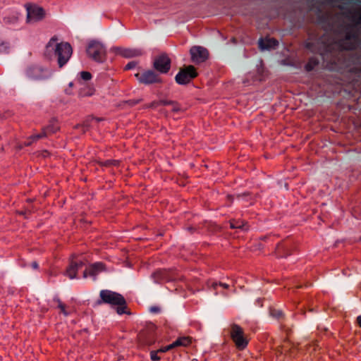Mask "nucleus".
Returning <instances> with one entry per match:
<instances>
[{
    "label": "nucleus",
    "mask_w": 361,
    "mask_h": 361,
    "mask_svg": "<svg viewBox=\"0 0 361 361\" xmlns=\"http://www.w3.org/2000/svg\"><path fill=\"white\" fill-rule=\"evenodd\" d=\"M258 44L261 50H269L276 49L279 45V42L274 38H260Z\"/></svg>",
    "instance_id": "15"
},
{
    "label": "nucleus",
    "mask_w": 361,
    "mask_h": 361,
    "mask_svg": "<svg viewBox=\"0 0 361 361\" xmlns=\"http://www.w3.org/2000/svg\"><path fill=\"white\" fill-rule=\"evenodd\" d=\"M58 41L56 36L52 37L46 45L45 54L49 51L50 48L54 49V56L56 58L59 68H63L71 59L73 54V49L70 43L61 42L56 43Z\"/></svg>",
    "instance_id": "1"
},
{
    "label": "nucleus",
    "mask_w": 361,
    "mask_h": 361,
    "mask_svg": "<svg viewBox=\"0 0 361 361\" xmlns=\"http://www.w3.org/2000/svg\"><path fill=\"white\" fill-rule=\"evenodd\" d=\"M120 164L119 160L116 159H108L104 161H100L99 164L102 166L109 167V166H118Z\"/></svg>",
    "instance_id": "25"
},
{
    "label": "nucleus",
    "mask_w": 361,
    "mask_h": 361,
    "mask_svg": "<svg viewBox=\"0 0 361 361\" xmlns=\"http://www.w3.org/2000/svg\"><path fill=\"white\" fill-rule=\"evenodd\" d=\"M99 297L100 300H98V304L105 303L112 307H116L117 314L120 315L130 314V312L126 310V300L121 294L109 290H102L100 291Z\"/></svg>",
    "instance_id": "2"
},
{
    "label": "nucleus",
    "mask_w": 361,
    "mask_h": 361,
    "mask_svg": "<svg viewBox=\"0 0 361 361\" xmlns=\"http://www.w3.org/2000/svg\"><path fill=\"white\" fill-rule=\"evenodd\" d=\"M8 50H9L8 43L0 40V54L8 53Z\"/></svg>",
    "instance_id": "28"
},
{
    "label": "nucleus",
    "mask_w": 361,
    "mask_h": 361,
    "mask_svg": "<svg viewBox=\"0 0 361 361\" xmlns=\"http://www.w3.org/2000/svg\"><path fill=\"white\" fill-rule=\"evenodd\" d=\"M319 64V60L315 57H311L306 63L305 68L307 71H312Z\"/></svg>",
    "instance_id": "23"
},
{
    "label": "nucleus",
    "mask_w": 361,
    "mask_h": 361,
    "mask_svg": "<svg viewBox=\"0 0 361 361\" xmlns=\"http://www.w3.org/2000/svg\"><path fill=\"white\" fill-rule=\"evenodd\" d=\"M81 78L83 80L87 81L92 78V74L87 71H82L80 72Z\"/></svg>",
    "instance_id": "31"
},
{
    "label": "nucleus",
    "mask_w": 361,
    "mask_h": 361,
    "mask_svg": "<svg viewBox=\"0 0 361 361\" xmlns=\"http://www.w3.org/2000/svg\"><path fill=\"white\" fill-rule=\"evenodd\" d=\"M191 361H198L197 359H192Z\"/></svg>",
    "instance_id": "47"
},
{
    "label": "nucleus",
    "mask_w": 361,
    "mask_h": 361,
    "mask_svg": "<svg viewBox=\"0 0 361 361\" xmlns=\"http://www.w3.org/2000/svg\"><path fill=\"white\" fill-rule=\"evenodd\" d=\"M219 286V283H217V282H213V283H212V287L214 290H216V288H217V286Z\"/></svg>",
    "instance_id": "42"
},
{
    "label": "nucleus",
    "mask_w": 361,
    "mask_h": 361,
    "mask_svg": "<svg viewBox=\"0 0 361 361\" xmlns=\"http://www.w3.org/2000/svg\"><path fill=\"white\" fill-rule=\"evenodd\" d=\"M197 75L196 68L192 65H189L179 70L175 77V80L178 85H185L197 78Z\"/></svg>",
    "instance_id": "6"
},
{
    "label": "nucleus",
    "mask_w": 361,
    "mask_h": 361,
    "mask_svg": "<svg viewBox=\"0 0 361 361\" xmlns=\"http://www.w3.org/2000/svg\"><path fill=\"white\" fill-rule=\"evenodd\" d=\"M135 77L140 83L144 85H151L154 83H161L162 80L159 75L152 70L144 71L142 73H137Z\"/></svg>",
    "instance_id": "9"
},
{
    "label": "nucleus",
    "mask_w": 361,
    "mask_h": 361,
    "mask_svg": "<svg viewBox=\"0 0 361 361\" xmlns=\"http://www.w3.org/2000/svg\"><path fill=\"white\" fill-rule=\"evenodd\" d=\"M119 54L125 58H133L140 56L143 54V51L141 49H118Z\"/></svg>",
    "instance_id": "16"
},
{
    "label": "nucleus",
    "mask_w": 361,
    "mask_h": 361,
    "mask_svg": "<svg viewBox=\"0 0 361 361\" xmlns=\"http://www.w3.org/2000/svg\"><path fill=\"white\" fill-rule=\"evenodd\" d=\"M106 270L105 264L102 262H95L90 264L87 268L85 269L83 271V278H87V276L93 277L94 279H96L97 276Z\"/></svg>",
    "instance_id": "11"
},
{
    "label": "nucleus",
    "mask_w": 361,
    "mask_h": 361,
    "mask_svg": "<svg viewBox=\"0 0 361 361\" xmlns=\"http://www.w3.org/2000/svg\"><path fill=\"white\" fill-rule=\"evenodd\" d=\"M149 311L152 312V313H154V314H157V313H159L160 311H161V309L158 306H152L150 307L149 309Z\"/></svg>",
    "instance_id": "37"
},
{
    "label": "nucleus",
    "mask_w": 361,
    "mask_h": 361,
    "mask_svg": "<svg viewBox=\"0 0 361 361\" xmlns=\"http://www.w3.org/2000/svg\"><path fill=\"white\" fill-rule=\"evenodd\" d=\"M354 47H355V46H354V44H349V45H348V46H345V47H343V48H344L345 49H348V50L353 49H354Z\"/></svg>",
    "instance_id": "39"
},
{
    "label": "nucleus",
    "mask_w": 361,
    "mask_h": 361,
    "mask_svg": "<svg viewBox=\"0 0 361 361\" xmlns=\"http://www.w3.org/2000/svg\"><path fill=\"white\" fill-rule=\"evenodd\" d=\"M59 129V126L58 125L57 121L55 119H51L49 122V124L43 128L44 131L47 133V135L55 133Z\"/></svg>",
    "instance_id": "17"
},
{
    "label": "nucleus",
    "mask_w": 361,
    "mask_h": 361,
    "mask_svg": "<svg viewBox=\"0 0 361 361\" xmlns=\"http://www.w3.org/2000/svg\"><path fill=\"white\" fill-rule=\"evenodd\" d=\"M188 229L190 230V231H192L193 230V228H188Z\"/></svg>",
    "instance_id": "46"
},
{
    "label": "nucleus",
    "mask_w": 361,
    "mask_h": 361,
    "mask_svg": "<svg viewBox=\"0 0 361 361\" xmlns=\"http://www.w3.org/2000/svg\"><path fill=\"white\" fill-rule=\"evenodd\" d=\"M219 286H221V287H223L224 288L227 289V288H229V285H228V284H227V283H221V282H219Z\"/></svg>",
    "instance_id": "40"
},
{
    "label": "nucleus",
    "mask_w": 361,
    "mask_h": 361,
    "mask_svg": "<svg viewBox=\"0 0 361 361\" xmlns=\"http://www.w3.org/2000/svg\"><path fill=\"white\" fill-rule=\"evenodd\" d=\"M174 348H173V345L172 343H171L170 345H168L165 347H163V348H161L158 350L159 352L160 353H166L171 349Z\"/></svg>",
    "instance_id": "34"
},
{
    "label": "nucleus",
    "mask_w": 361,
    "mask_h": 361,
    "mask_svg": "<svg viewBox=\"0 0 361 361\" xmlns=\"http://www.w3.org/2000/svg\"><path fill=\"white\" fill-rule=\"evenodd\" d=\"M137 61H130L128 62L126 66H125V70H130V69H133L134 68H135L137 65Z\"/></svg>",
    "instance_id": "32"
},
{
    "label": "nucleus",
    "mask_w": 361,
    "mask_h": 361,
    "mask_svg": "<svg viewBox=\"0 0 361 361\" xmlns=\"http://www.w3.org/2000/svg\"><path fill=\"white\" fill-rule=\"evenodd\" d=\"M358 37V35L357 32H355L351 26H348L345 30V39L344 40H350V39H357Z\"/></svg>",
    "instance_id": "22"
},
{
    "label": "nucleus",
    "mask_w": 361,
    "mask_h": 361,
    "mask_svg": "<svg viewBox=\"0 0 361 361\" xmlns=\"http://www.w3.org/2000/svg\"><path fill=\"white\" fill-rule=\"evenodd\" d=\"M343 42H344V40H343V41H342V42H341V46H343Z\"/></svg>",
    "instance_id": "48"
},
{
    "label": "nucleus",
    "mask_w": 361,
    "mask_h": 361,
    "mask_svg": "<svg viewBox=\"0 0 361 361\" xmlns=\"http://www.w3.org/2000/svg\"><path fill=\"white\" fill-rule=\"evenodd\" d=\"M159 353L157 350H152L150 352V358L152 361H158L160 360V357L157 355V353Z\"/></svg>",
    "instance_id": "33"
},
{
    "label": "nucleus",
    "mask_w": 361,
    "mask_h": 361,
    "mask_svg": "<svg viewBox=\"0 0 361 361\" xmlns=\"http://www.w3.org/2000/svg\"><path fill=\"white\" fill-rule=\"evenodd\" d=\"M54 301L57 303V307L60 309L61 312L67 316L68 313L66 310V305L61 302V300L59 298L56 297L54 298Z\"/></svg>",
    "instance_id": "27"
},
{
    "label": "nucleus",
    "mask_w": 361,
    "mask_h": 361,
    "mask_svg": "<svg viewBox=\"0 0 361 361\" xmlns=\"http://www.w3.org/2000/svg\"><path fill=\"white\" fill-rule=\"evenodd\" d=\"M19 19L18 13H12L8 14V16L4 17L3 23L6 25H11L18 23Z\"/></svg>",
    "instance_id": "19"
},
{
    "label": "nucleus",
    "mask_w": 361,
    "mask_h": 361,
    "mask_svg": "<svg viewBox=\"0 0 361 361\" xmlns=\"http://www.w3.org/2000/svg\"><path fill=\"white\" fill-rule=\"evenodd\" d=\"M140 100H129L128 102L130 105H135L140 102Z\"/></svg>",
    "instance_id": "38"
},
{
    "label": "nucleus",
    "mask_w": 361,
    "mask_h": 361,
    "mask_svg": "<svg viewBox=\"0 0 361 361\" xmlns=\"http://www.w3.org/2000/svg\"><path fill=\"white\" fill-rule=\"evenodd\" d=\"M357 322L358 325L361 327V315H360L357 317Z\"/></svg>",
    "instance_id": "43"
},
{
    "label": "nucleus",
    "mask_w": 361,
    "mask_h": 361,
    "mask_svg": "<svg viewBox=\"0 0 361 361\" xmlns=\"http://www.w3.org/2000/svg\"><path fill=\"white\" fill-rule=\"evenodd\" d=\"M173 100H170V99H160L159 100V103L160 104V106L161 105H163V106H169V105H171V103L172 102Z\"/></svg>",
    "instance_id": "36"
},
{
    "label": "nucleus",
    "mask_w": 361,
    "mask_h": 361,
    "mask_svg": "<svg viewBox=\"0 0 361 361\" xmlns=\"http://www.w3.org/2000/svg\"><path fill=\"white\" fill-rule=\"evenodd\" d=\"M47 133L45 131H44V130L42 129V131L40 133L31 135L27 139V140L25 142V145L30 146L32 143V142L37 141L41 138L47 137Z\"/></svg>",
    "instance_id": "20"
},
{
    "label": "nucleus",
    "mask_w": 361,
    "mask_h": 361,
    "mask_svg": "<svg viewBox=\"0 0 361 361\" xmlns=\"http://www.w3.org/2000/svg\"><path fill=\"white\" fill-rule=\"evenodd\" d=\"M159 106H160V104L159 103V101H153L152 102L149 103L147 105V108H152V109H156Z\"/></svg>",
    "instance_id": "35"
},
{
    "label": "nucleus",
    "mask_w": 361,
    "mask_h": 361,
    "mask_svg": "<svg viewBox=\"0 0 361 361\" xmlns=\"http://www.w3.org/2000/svg\"><path fill=\"white\" fill-rule=\"evenodd\" d=\"M230 228H242L243 229L246 223L243 220H235L231 219L229 221Z\"/></svg>",
    "instance_id": "24"
},
{
    "label": "nucleus",
    "mask_w": 361,
    "mask_h": 361,
    "mask_svg": "<svg viewBox=\"0 0 361 361\" xmlns=\"http://www.w3.org/2000/svg\"><path fill=\"white\" fill-rule=\"evenodd\" d=\"M31 266L33 269H38V267H39L37 262H32L31 264Z\"/></svg>",
    "instance_id": "41"
},
{
    "label": "nucleus",
    "mask_w": 361,
    "mask_h": 361,
    "mask_svg": "<svg viewBox=\"0 0 361 361\" xmlns=\"http://www.w3.org/2000/svg\"><path fill=\"white\" fill-rule=\"evenodd\" d=\"M307 47L310 48V44L309 43L307 44Z\"/></svg>",
    "instance_id": "49"
},
{
    "label": "nucleus",
    "mask_w": 361,
    "mask_h": 361,
    "mask_svg": "<svg viewBox=\"0 0 361 361\" xmlns=\"http://www.w3.org/2000/svg\"><path fill=\"white\" fill-rule=\"evenodd\" d=\"M86 52L88 57L97 63H104L106 60V48L99 41H90L87 47Z\"/></svg>",
    "instance_id": "3"
},
{
    "label": "nucleus",
    "mask_w": 361,
    "mask_h": 361,
    "mask_svg": "<svg viewBox=\"0 0 361 361\" xmlns=\"http://www.w3.org/2000/svg\"><path fill=\"white\" fill-rule=\"evenodd\" d=\"M246 194L245 193H243V194H241V195H238V197H243L244 195H245Z\"/></svg>",
    "instance_id": "44"
},
{
    "label": "nucleus",
    "mask_w": 361,
    "mask_h": 361,
    "mask_svg": "<svg viewBox=\"0 0 361 361\" xmlns=\"http://www.w3.org/2000/svg\"><path fill=\"white\" fill-rule=\"evenodd\" d=\"M191 343V339L189 337H180L172 343L173 348L178 346H188Z\"/></svg>",
    "instance_id": "21"
},
{
    "label": "nucleus",
    "mask_w": 361,
    "mask_h": 361,
    "mask_svg": "<svg viewBox=\"0 0 361 361\" xmlns=\"http://www.w3.org/2000/svg\"><path fill=\"white\" fill-rule=\"evenodd\" d=\"M270 315L273 317L279 319L283 316V312L279 310H276L274 308L269 309Z\"/></svg>",
    "instance_id": "30"
},
{
    "label": "nucleus",
    "mask_w": 361,
    "mask_h": 361,
    "mask_svg": "<svg viewBox=\"0 0 361 361\" xmlns=\"http://www.w3.org/2000/svg\"><path fill=\"white\" fill-rule=\"evenodd\" d=\"M190 60L195 64H200L207 60L209 58L208 50L201 46H193L190 49Z\"/></svg>",
    "instance_id": "10"
},
{
    "label": "nucleus",
    "mask_w": 361,
    "mask_h": 361,
    "mask_svg": "<svg viewBox=\"0 0 361 361\" xmlns=\"http://www.w3.org/2000/svg\"><path fill=\"white\" fill-rule=\"evenodd\" d=\"M83 265L84 263L81 260L71 259L66 269L65 275L70 279H76L78 270L82 268Z\"/></svg>",
    "instance_id": "12"
},
{
    "label": "nucleus",
    "mask_w": 361,
    "mask_h": 361,
    "mask_svg": "<svg viewBox=\"0 0 361 361\" xmlns=\"http://www.w3.org/2000/svg\"><path fill=\"white\" fill-rule=\"evenodd\" d=\"M45 16V11L42 7H34L31 9L27 8V18L28 21H38L43 19Z\"/></svg>",
    "instance_id": "13"
},
{
    "label": "nucleus",
    "mask_w": 361,
    "mask_h": 361,
    "mask_svg": "<svg viewBox=\"0 0 361 361\" xmlns=\"http://www.w3.org/2000/svg\"><path fill=\"white\" fill-rule=\"evenodd\" d=\"M267 238V236H264L263 238H262V240H265Z\"/></svg>",
    "instance_id": "45"
},
{
    "label": "nucleus",
    "mask_w": 361,
    "mask_h": 361,
    "mask_svg": "<svg viewBox=\"0 0 361 361\" xmlns=\"http://www.w3.org/2000/svg\"><path fill=\"white\" fill-rule=\"evenodd\" d=\"M172 106L171 111L174 113H178L182 111L181 105L176 101L173 100L171 103Z\"/></svg>",
    "instance_id": "29"
},
{
    "label": "nucleus",
    "mask_w": 361,
    "mask_h": 361,
    "mask_svg": "<svg viewBox=\"0 0 361 361\" xmlns=\"http://www.w3.org/2000/svg\"><path fill=\"white\" fill-rule=\"evenodd\" d=\"M344 16L350 20L354 25L361 24V8L356 9H348L344 12Z\"/></svg>",
    "instance_id": "14"
},
{
    "label": "nucleus",
    "mask_w": 361,
    "mask_h": 361,
    "mask_svg": "<svg viewBox=\"0 0 361 361\" xmlns=\"http://www.w3.org/2000/svg\"><path fill=\"white\" fill-rule=\"evenodd\" d=\"M94 90L89 87H86L80 90L79 95L82 97H90L94 94Z\"/></svg>",
    "instance_id": "26"
},
{
    "label": "nucleus",
    "mask_w": 361,
    "mask_h": 361,
    "mask_svg": "<svg viewBox=\"0 0 361 361\" xmlns=\"http://www.w3.org/2000/svg\"><path fill=\"white\" fill-rule=\"evenodd\" d=\"M276 252L278 257H287L290 255V252L288 247L282 243H279L276 247Z\"/></svg>",
    "instance_id": "18"
},
{
    "label": "nucleus",
    "mask_w": 361,
    "mask_h": 361,
    "mask_svg": "<svg viewBox=\"0 0 361 361\" xmlns=\"http://www.w3.org/2000/svg\"><path fill=\"white\" fill-rule=\"evenodd\" d=\"M230 336L238 350H244L248 345V340L244 334L243 329L237 324L231 325Z\"/></svg>",
    "instance_id": "5"
},
{
    "label": "nucleus",
    "mask_w": 361,
    "mask_h": 361,
    "mask_svg": "<svg viewBox=\"0 0 361 361\" xmlns=\"http://www.w3.org/2000/svg\"><path fill=\"white\" fill-rule=\"evenodd\" d=\"M157 327L150 324L142 329L137 335L138 344L141 347L149 346L157 341Z\"/></svg>",
    "instance_id": "4"
},
{
    "label": "nucleus",
    "mask_w": 361,
    "mask_h": 361,
    "mask_svg": "<svg viewBox=\"0 0 361 361\" xmlns=\"http://www.w3.org/2000/svg\"><path fill=\"white\" fill-rule=\"evenodd\" d=\"M26 76L33 80H42L49 78L48 71L39 65H30L25 70Z\"/></svg>",
    "instance_id": "7"
},
{
    "label": "nucleus",
    "mask_w": 361,
    "mask_h": 361,
    "mask_svg": "<svg viewBox=\"0 0 361 361\" xmlns=\"http://www.w3.org/2000/svg\"><path fill=\"white\" fill-rule=\"evenodd\" d=\"M171 66V60L166 53L156 56L153 61V68L159 73H167Z\"/></svg>",
    "instance_id": "8"
}]
</instances>
